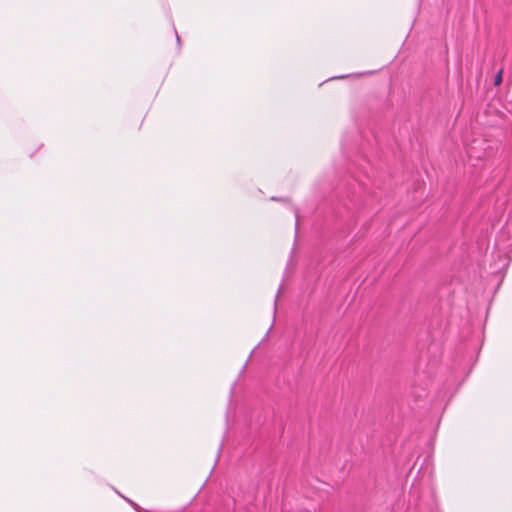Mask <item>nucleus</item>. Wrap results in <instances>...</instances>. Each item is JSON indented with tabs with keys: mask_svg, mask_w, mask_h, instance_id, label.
<instances>
[{
	"mask_svg": "<svg viewBox=\"0 0 512 512\" xmlns=\"http://www.w3.org/2000/svg\"><path fill=\"white\" fill-rule=\"evenodd\" d=\"M509 228H504L500 234L498 235L495 243V247L498 250V261L494 263L493 270L495 272L506 269L510 262L509 253L512 252V243H508V239L506 238V230Z\"/></svg>",
	"mask_w": 512,
	"mask_h": 512,
	"instance_id": "obj_1",
	"label": "nucleus"
},
{
	"mask_svg": "<svg viewBox=\"0 0 512 512\" xmlns=\"http://www.w3.org/2000/svg\"><path fill=\"white\" fill-rule=\"evenodd\" d=\"M486 146V141L482 139L473 140L466 149L469 160H482L487 155Z\"/></svg>",
	"mask_w": 512,
	"mask_h": 512,
	"instance_id": "obj_2",
	"label": "nucleus"
},
{
	"mask_svg": "<svg viewBox=\"0 0 512 512\" xmlns=\"http://www.w3.org/2000/svg\"><path fill=\"white\" fill-rule=\"evenodd\" d=\"M281 292V288L278 289V293H277V296L279 295V293Z\"/></svg>",
	"mask_w": 512,
	"mask_h": 512,
	"instance_id": "obj_6",
	"label": "nucleus"
},
{
	"mask_svg": "<svg viewBox=\"0 0 512 512\" xmlns=\"http://www.w3.org/2000/svg\"><path fill=\"white\" fill-rule=\"evenodd\" d=\"M175 34H176L177 42L179 43V42H180V37H179V35L177 34V31H175Z\"/></svg>",
	"mask_w": 512,
	"mask_h": 512,
	"instance_id": "obj_4",
	"label": "nucleus"
},
{
	"mask_svg": "<svg viewBox=\"0 0 512 512\" xmlns=\"http://www.w3.org/2000/svg\"><path fill=\"white\" fill-rule=\"evenodd\" d=\"M277 302H274V312L276 311Z\"/></svg>",
	"mask_w": 512,
	"mask_h": 512,
	"instance_id": "obj_5",
	"label": "nucleus"
},
{
	"mask_svg": "<svg viewBox=\"0 0 512 512\" xmlns=\"http://www.w3.org/2000/svg\"><path fill=\"white\" fill-rule=\"evenodd\" d=\"M502 74H503V70L501 69L496 75H495V78H494V85L495 86H498L501 84L502 82Z\"/></svg>",
	"mask_w": 512,
	"mask_h": 512,
	"instance_id": "obj_3",
	"label": "nucleus"
}]
</instances>
